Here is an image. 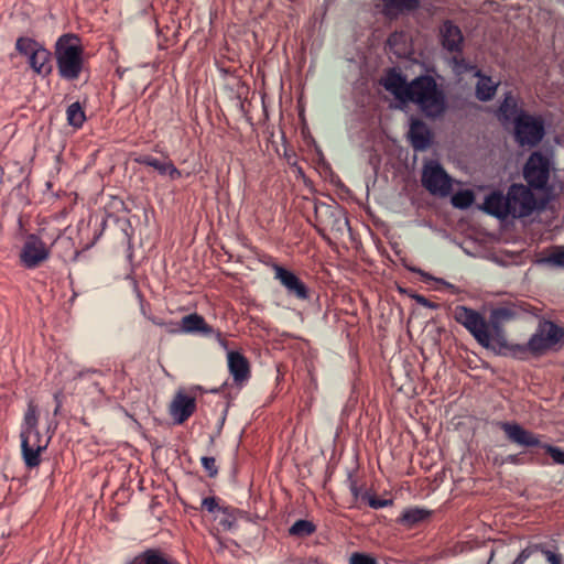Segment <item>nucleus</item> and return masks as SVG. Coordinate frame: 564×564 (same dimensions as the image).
Listing matches in <instances>:
<instances>
[{"label": "nucleus", "instance_id": "obj_1", "mask_svg": "<svg viewBox=\"0 0 564 564\" xmlns=\"http://www.w3.org/2000/svg\"><path fill=\"white\" fill-rule=\"evenodd\" d=\"M453 317L481 347L502 357L525 361L530 358H540L556 346L564 345V327L545 318L539 321L528 343L512 344L508 341L505 325L487 321L482 314L471 307L457 305Z\"/></svg>", "mask_w": 564, "mask_h": 564}, {"label": "nucleus", "instance_id": "obj_2", "mask_svg": "<svg viewBox=\"0 0 564 564\" xmlns=\"http://www.w3.org/2000/svg\"><path fill=\"white\" fill-rule=\"evenodd\" d=\"M381 84L397 100L415 105L429 119L442 118L448 108L445 91L431 75H420L408 82L400 72L390 68Z\"/></svg>", "mask_w": 564, "mask_h": 564}, {"label": "nucleus", "instance_id": "obj_3", "mask_svg": "<svg viewBox=\"0 0 564 564\" xmlns=\"http://www.w3.org/2000/svg\"><path fill=\"white\" fill-rule=\"evenodd\" d=\"M495 117L505 129L511 128L513 141L521 149L539 147L546 135L543 116L527 111L522 98L513 90L502 95Z\"/></svg>", "mask_w": 564, "mask_h": 564}, {"label": "nucleus", "instance_id": "obj_4", "mask_svg": "<svg viewBox=\"0 0 564 564\" xmlns=\"http://www.w3.org/2000/svg\"><path fill=\"white\" fill-rule=\"evenodd\" d=\"M84 47L78 35H61L54 45L58 76L66 82L77 80L85 69Z\"/></svg>", "mask_w": 564, "mask_h": 564}, {"label": "nucleus", "instance_id": "obj_5", "mask_svg": "<svg viewBox=\"0 0 564 564\" xmlns=\"http://www.w3.org/2000/svg\"><path fill=\"white\" fill-rule=\"evenodd\" d=\"M315 225L317 234L327 242H330L329 234L339 239L345 230L349 228V220L345 209L338 204L329 205L326 203H316L314 207Z\"/></svg>", "mask_w": 564, "mask_h": 564}, {"label": "nucleus", "instance_id": "obj_6", "mask_svg": "<svg viewBox=\"0 0 564 564\" xmlns=\"http://www.w3.org/2000/svg\"><path fill=\"white\" fill-rule=\"evenodd\" d=\"M495 426L503 431L511 443L523 447H540L549 454L555 464L564 465V451L557 446L542 443L540 435L525 430L521 424L509 421H497Z\"/></svg>", "mask_w": 564, "mask_h": 564}, {"label": "nucleus", "instance_id": "obj_7", "mask_svg": "<svg viewBox=\"0 0 564 564\" xmlns=\"http://www.w3.org/2000/svg\"><path fill=\"white\" fill-rule=\"evenodd\" d=\"M19 54L28 57L30 67L42 77L48 76L52 70V53L40 42L28 36H20L15 42Z\"/></svg>", "mask_w": 564, "mask_h": 564}, {"label": "nucleus", "instance_id": "obj_8", "mask_svg": "<svg viewBox=\"0 0 564 564\" xmlns=\"http://www.w3.org/2000/svg\"><path fill=\"white\" fill-rule=\"evenodd\" d=\"M551 174V161L540 151L532 152L523 166V178L529 187L546 191Z\"/></svg>", "mask_w": 564, "mask_h": 564}, {"label": "nucleus", "instance_id": "obj_9", "mask_svg": "<svg viewBox=\"0 0 564 564\" xmlns=\"http://www.w3.org/2000/svg\"><path fill=\"white\" fill-rule=\"evenodd\" d=\"M510 213L514 218L528 217L536 208V198L529 185L512 184L507 192Z\"/></svg>", "mask_w": 564, "mask_h": 564}, {"label": "nucleus", "instance_id": "obj_10", "mask_svg": "<svg viewBox=\"0 0 564 564\" xmlns=\"http://www.w3.org/2000/svg\"><path fill=\"white\" fill-rule=\"evenodd\" d=\"M51 256L46 243L35 234H29L20 252V262L25 269L39 268Z\"/></svg>", "mask_w": 564, "mask_h": 564}, {"label": "nucleus", "instance_id": "obj_11", "mask_svg": "<svg viewBox=\"0 0 564 564\" xmlns=\"http://www.w3.org/2000/svg\"><path fill=\"white\" fill-rule=\"evenodd\" d=\"M271 269L274 273V279L285 289L289 296L299 301H308L311 299L310 288L293 271L279 263H272Z\"/></svg>", "mask_w": 564, "mask_h": 564}, {"label": "nucleus", "instance_id": "obj_12", "mask_svg": "<svg viewBox=\"0 0 564 564\" xmlns=\"http://www.w3.org/2000/svg\"><path fill=\"white\" fill-rule=\"evenodd\" d=\"M422 184L432 194H448L452 183L445 170L437 162L427 163L422 172Z\"/></svg>", "mask_w": 564, "mask_h": 564}, {"label": "nucleus", "instance_id": "obj_13", "mask_svg": "<svg viewBox=\"0 0 564 564\" xmlns=\"http://www.w3.org/2000/svg\"><path fill=\"white\" fill-rule=\"evenodd\" d=\"M21 452L28 468L37 467L41 464V453L46 449L48 441L42 442L40 431L21 432Z\"/></svg>", "mask_w": 564, "mask_h": 564}, {"label": "nucleus", "instance_id": "obj_14", "mask_svg": "<svg viewBox=\"0 0 564 564\" xmlns=\"http://www.w3.org/2000/svg\"><path fill=\"white\" fill-rule=\"evenodd\" d=\"M440 42L443 48L449 53H462L464 45V35L458 25L452 20H444L440 28Z\"/></svg>", "mask_w": 564, "mask_h": 564}, {"label": "nucleus", "instance_id": "obj_15", "mask_svg": "<svg viewBox=\"0 0 564 564\" xmlns=\"http://www.w3.org/2000/svg\"><path fill=\"white\" fill-rule=\"evenodd\" d=\"M167 332L171 334H199L205 337H212L215 333V328L207 324L202 315L192 313L182 317L180 324H176L173 328H169Z\"/></svg>", "mask_w": 564, "mask_h": 564}, {"label": "nucleus", "instance_id": "obj_16", "mask_svg": "<svg viewBox=\"0 0 564 564\" xmlns=\"http://www.w3.org/2000/svg\"><path fill=\"white\" fill-rule=\"evenodd\" d=\"M229 373L238 387H242L251 376L250 362L240 351L229 350L227 354Z\"/></svg>", "mask_w": 564, "mask_h": 564}, {"label": "nucleus", "instance_id": "obj_17", "mask_svg": "<svg viewBox=\"0 0 564 564\" xmlns=\"http://www.w3.org/2000/svg\"><path fill=\"white\" fill-rule=\"evenodd\" d=\"M408 135L414 151H425L433 141L432 131L423 120L417 118L411 120Z\"/></svg>", "mask_w": 564, "mask_h": 564}, {"label": "nucleus", "instance_id": "obj_18", "mask_svg": "<svg viewBox=\"0 0 564 564\" xmlns=\"http://www.w3.org/2000/svg\"><path fill=\"white\" fill-rule=\"evenodd\" d=\"M421 7V0H381V13L389 20L413 13Z\"/></svg>", "mask_w": 564, "mask_h": 564}, {"label": "nucleus", "instance_id": "obj_19", "mask_svg": "<svg viewBox=\"0 0 564 564\" xmlns=\"http://www.w3.org/2000/svg\"><path fill=\"white\" fill-rule=\"evenodd\" d=\"M196 410V401L183 392L176 393L171 405L170 414L177 424L184 423Z\"/></svg>", "mask_w": 564, "mask_h": 564}, {"label": "nucleus", "instance_id": "obj_20", "mask_svg": "<svg viewBox=\"0 0 564 564\" xmlns=\"http://www.w3.org/2000/svg\"><path fill=\"white\" fill-rule=\"evenodd\" d=\"M481 208L488 215L499 219H506L508 216H511L510 202L507 195H503L501 192L496 191L487 195Z\"/></svg>", "mask_w": 564, "mask_h": 564}, {"label": "nucleus", "instance_id": "obj_21", "mask_svg": "<svg viewBox=\"0 0 564 564\" xmlns=\"http://www.w3.org/2000/svg\"><path fill=\"white\" fill-rule=\"evenodd\" d=\"M527 308L514 303L501 305L491 310L489 321L505 325L522 316Z\"/></svg>", "mask_w": 564, "mask_h": 564}, {"label": "nucleus", "instance_id": "obj_22", "mask_svg": "<svg viewBox=\"0 0 564 564\" xmlns=\"http://www.w3.org/2000/svg\"><path fill=\"white\" fill-rule=\"evenodd\" d=\"M478 82L476 84V98L480 101L491 100L498 88V83L494 82L490 76L484 75L480 72L477 73Z\"/></svg>", "mask_w": 564, "mask_h": 564}, {"label": "nucleus", "instance_id": "obj_23", "mask_svg": "<svg viewBox=\"0 0 564 564\" xmlns=\"http://www.w3.org/2000/svg\"><path fill=\"white\" fill-rule=\"evenodd\" d=\"M431 516V511L414 507L405 509L400 517L397 519V523L408 528L412 529L416 527L419 523L425 521Z\"/></svg>", "mask_w": 564, "mask_h": 564}, {"label": "nucleus", "instance_id": "obj_24", "mask_svg": "<svg viewBox=\"0 0 564 564\" xmlns=\"http://www.w3.org/2000/svg\"><path fill=\"white\" fill-rule=\"evenodd\" d=\"M221 518L218 521L219 527L224 531H231L237 525L238 517L241 516L243 512L235 507L231 506H224L221 507Z\"/></svg>", "mask_w": 564, "mask_h": 564}, {"label": "nucleus", "instance_id": "obj_25", "mask_svg": "<svg viewBox=\"0 0 564 564\" xmlns=\"http://www.w3.org/2000/svg\"><path fill=\"white\" fill-rule=\"evenodd\" d=\"M142 564H178L172 556L164 553L161 549H147L142 551Z\"/></svg>", "mask_w": 564, "mask_h": 564}, {"label": "nucleus", "instance_id": "obj_26", "mask_svg": "<svg viewBox=\"0 0 564 564\" xmlns=\"http://www.w3.org/2000/svg\"><path fill=\"white\" fill-rule=\"evenodd\" d=\"M67 123L75 128L80 129L86 121V113L79 101L70 104L66 109Z\"/></svg>", "mask_w": 564, "mask_h": 564}, {"label": "nucleus", "instance_id": "obj_27", "mask_svg": "<svg viewBox=\"0 0 564 564\" xmlns=\"http://www.w3.org/2000/svg\"><path fill=\"white\" fill-rule=\"evenodd\" d=\"M346 484L352 496V506L358 507L359 502H362L365 496V484H360L357 479V475L354 470H349L347 474Z\"/></svg>", "mask_w": 564, "mask_h": 564}, {"label": "nucleus", "instance_id": "obj_28", "mask_svg": "<svg viewBox=\"0 0 564 564\" xmlns=\"http://www.w3.org/2000/svg\"><path fill=\"white\" fill-rule=\"evenodd\" d=\"M316 531V525L310 521L300 519L295 521L289 529V534L296 538H306Z\"/></svg>", "mask_w": 564, "mask_h": 564}, {"label": "nucleus", "instance_id": "obj_29", "mask_svg": "<svg viewBox=\"0 0 564 564\" xmlns=\"http://www.w3.org/2000/svg\"><path fill=\"white\" fill-rule=\"evenodd\" d=\"M39 424V411L37 406L33 401H30L28 404L26 412L23 419V426L21 432H34L37 431Z\"/></svg>", "mask_w": 564, "mask_h": 564}, {"label": "nucleus", "instance_id": "obj_30", "mask_svg": "<svg viewBox=\"0 0 564 564\" xmlns=\"http://www.w3.org/2000/svg\"><path fill=\"white\" fill-rule=\"evenodd\" d=\"M474 200H475L474 193L468 189L457 192L452 197V204L456 208H459V209H466V208L470 207L473 205Z\"/></svg>", "mask_w": 564, "mask_h": 564}, {"label": "nucleus", "instance_id": "obj_31", "mask_svg": "<svg viewBox=\"0 0 564 564\" xmlns=\"http://www.w3.org/2000/svg\"><path fill=\"white\" fill-rule=\"evenodd\" d=\"M362 502L367 503L371 509L378 510L381 508H386L393 505L392 499H382L376 497L371 490H366L365 496L362 497Z\"/></svg>", "mask_w": 564, "mask_h": 564}, {"label": "nucleus", "instance_id": "obj_32", "mask_svg": "<svg viewBox=\"0 0 564 564\" xmlns=\"http://www.w3.org/2000/svg\"><path fill=\"white\" fill-rule=\"evenodd\" d=\"M224 506L225 505H220V499L218 497L212 496L202 500L200 509L203 511H207L208 513L217 514L220 513L221 507ZM215 519H217V516H215Z\"/></svg>", "mask_w": 564, "mask_h": 564}, {"label": "nucleus", "instance_id": "obj_33", "mask_svg": "<svg viewBox=\"0 0 564 564\" xmlns=\"http://www.w3.org/2000/svg\"><path fill=\"white\" fill-rule=\"evenodd\" d=\"M156 171L161 175H169L171 180H178L182 176L181 171L174 165V163L171 160L166 162H161V164L156 166Z\"/></svg>", "mask_w": 564, "mask_h": 564}, {"label": "nucleus", "instance_id": "obj_34", "mask_svg": "<svg viewBox=\"0 0 564 564\" xmlns=\"http://www.w3.org/2000/svg\"><path fill=\"white\" fill-rule=\"evenodd\" d=\"M349 564H379L377 558L368 553L354 552L349 556Z\"/></svg>", "mask_w": 564, "mask_h": 564}, {"label": "nucleus", "instance_id": "obj_35", "mask_svg": "<svg viewBox=\"0 0 564 564\" xmlns=\"http://www.w3.org/2000/svg\"><path fill=\"white\" fill-rule=\"evenodd\" d=\"M200 463L207 473L208 477L215 478L218 475V467L216 465V459L212 456H203L200 458Z\"/></svg>", "mask_w": 564, "mask_h": 564}, {"label": "nucleus", "instance_id": "obj_36", "mask_svg": "<svg viewBox=\"0 0 564 564\" xmlns=\"http://www.w3.org/2000/svg\"><path fill=\"white\" fill-rule=\"evenodd\" d=\"M540 552L545 556L550 564H563L562 554L546 549L543 544H540Z\"/></svg>", "mask_w": 564, "mask_h": 564}, {"label": "nucleus", "instance_id": "obj_37", "mask_svg": "<svg viewBox=\"0 0 564 564\" xmlns=\"http://www.w3.org/2000/svg\"><path fill=\"white\" fill-rule=\"evenodd\" d=\"M134 162L141 165L150 166L156 170V166L161 164V161L149 154H141L134 159Z\"/></svg>", "mask_w": 564, "mask_h": 564}, {"label": "nucleus", "instance_id": "obj_38", "mask_svg": "<svg viewBox=\"0 0 564 564\" xmlns=\"http://www.w3.org/2000/svg\"><path fill=\"white\" fill-rule=\"evenodd\" d=\"M411 297L420 305L424 306V307H427V308H431V310H437L440 307V304L438 303H435V302H432L431 300H429L427 297H425L424 295H421V294H417V293H414L411 295Z\"/></svg>", "mask_w": 564, "mask_h": 564}, {"label": "nucleus", "instance_id": "obj_39", "mask_svg": "<svg viewBox=\"0 0 564 564\" xmlns=\"http://www.w3.org/2000/svg\"><path fill=\"white\" fill-rule=\"evenodd\" d=\"M506 463L513 464V465H520V464H522V460H521L519 454H510V455H508V456H506V457H503L501 459H499L498 457H496L494 459V464L495 465L501 466V465H503Z\"/></svg>", "mask_w": 564, "mask_h": 564}, {"label": "nucleus", "instance_id": "obj_40", "mask_svg": "<svg viewBox=\"0 0 564 564\" xmlns=\"http://www.w3.org/2000/svg\"><path fill=\"white\" fill-rule=\"evenodd\" d=\"M535 552H540V544H531L527 546L518 554L517 557L522 562H525Z\"/></svg>", "mask_w": 564, "mask_h": 564}, {"label": "nucleus", "instance_id": "obj_41", "mask_svg": "<svg viewBox=\"0 0 564 564\" xmlns=\"http://www.w3.org/2000/svg\"><path fill=\"white\" fill-rule=\"evenodd\" d=\"M549 261L553 264L564 267V250H558L550 254Z\"/></svg>", "mask_w": 564, "mask_h": 564}, {"label": "nucleus", "instance_id": "obj_42", "mask_svg": "<svg viewBox=\"0 0 564 564\" xmlns=\"http://www.w3.org/2000/svg\"><path fill=\"white\" fill-rule=\"evenodd\" d=\"M215 337V339L218 341V344L220 345V347H223L224 349L228 350L229 348V343L228 340L223 336V333L219 330V329H215V333L213 335Z\"/></svg>", "mask_w": 564, "mask_h": 564}, {"label": "nucleus", "instance_id": "obj_43", "mask_svg": "<svg viewBox=\"0 0 564 564\" xmlns=\"http://www.w3.org/2000/svg\"><path fill=\"white\" fill-rule=\"evenodd\" d=\"M149 319L158 325V326H171V328L175 327L176 326V323H173V322H170V323H165L163 322L161 318H158V317H149Z\"/></svg>", "mask_w": 564, "mask_h": 564}, {"label": "nucleus", "instance_id": "obj_44", "mask_svg": "<svg viewBox=\"0 0 564 564\" xmlns=\"http://www.w3.org/2000/svg\"><path fill=\"white\" fill-rule=\"evenodd\" d=\"M142 552L135 555L128 564H142L143 563Z\"/></svg>", "mask_w": 564, "mask_h": 564}, {"label": "nucleus", "instance_id": "obj_45", "mask_svg": "<svg viewBox=\"0 0 564 564\" xmlns=\"http://www.w3.org/2000/svg\"><path fill=\"white\" fill-rule=\"evenodd\" d=\"M54 399H55V401H56V408H55V410H54V413H55V414H57V413H58V411H59V409H61V405H62L61 400H59V393H56V394L54 395Z\"/></svg>", "mask_w": 564, "mask_h": 564}, {"label": "nucleus", "instance_id": "obj_46", "mask_svg": "<svg viewBox=\"0 0 564 564\" xmlns=\"http://www.w3.org/2000/svg\"><path fill=\"white\" fill-rule=\"evenodd\" d=\"M97 370H94V369H87V370H84L79 373V377H83V376H86L88 373H96Z\"/></svg>", "mask_w": 564, "mask_h": 564}, {"label": "nucleus", "instance_id": "obj_47", "mask_svg": "<svg viewBox=\"0 0 564 564\" xmlns=\"http://www.w3.org/2000/svg\"><path fill=\"white\" fill-rule=\"evenodd\" d=\"M411 270H412V272L421 273L422 275H424V276H425V278H427V279H432V276H431V275L423 273L421 270H416V269H411Z\"/></svg>", "mask_w": 564, "mask_h": 564}, {"label": "nucleus", "instance_id": "obj_48", "mask_svg": "<svg viewBox=\"0 0 564 564\" xmlns=\"http://www.w3.org/2000/svg\"><path fill=\"white\" fill-rule=\"evenodd\" d=\"M437 281H438V282H442V283H444V284H445L446 286H448V288H453V284L447 283V282H445V281H444V280H442V279H437Z\"/></svg>", "mask_w": 564, "mask_h": 564}, {"label": "nucleus", "instance_id": "obj_49", "mask_svg": "<svg viewBox=\"0 0 564 564\" xmlns=\"http://www.w3.org/2000/svg\"><path fill=\"white\" fill-rule=\"evenodd\" d=\"M512 564H524V562H522L521 560H519L518 557H516V560L513 561Z\"/></svg>", "mask_w": 564, "mask_h": 564}]
</instances>
